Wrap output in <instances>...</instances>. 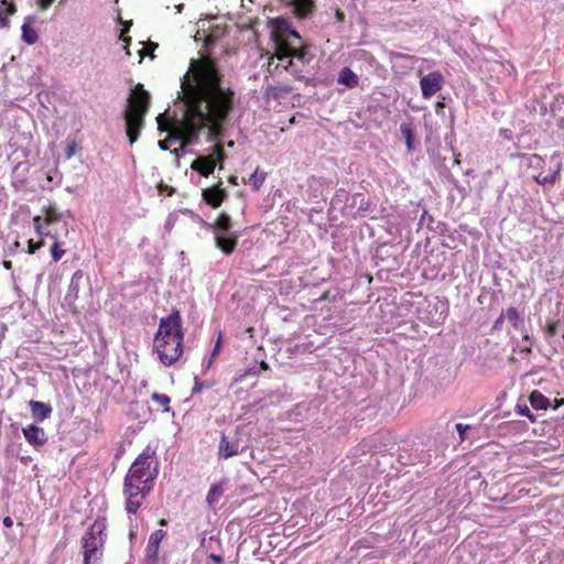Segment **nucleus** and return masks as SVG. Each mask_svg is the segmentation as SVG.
<instances>
[{"label":"nucleus","mask_w":564,"mask_h":564,"mask_svg":"<svg viewBox=\"0 0 564 564\" xmlns=\"http://www.w3.org/2000/svg\"><path fill=\"white\" fill-rule=\"evenodd\" d=\"M224 160H225V153H224L223 149L216 144L213 147V151L208 155H203V156L196 158L192 162L191 169L198 172L202 176L207 177L215 171L217 163H219V166H218L219 170L224 169V165H223Z\"/></svg>","instance_id":"6e6552de"},{"label":"nucleus","mask_w":564,"mask_h":564,"mask_svg":"<svg viewBox=\"0 0 564 564\" xmlns=\"http://www.w3.org/2000/svg\"><path fill=\"white\" fill-rule=\"evenodd\" d=\"M22 39L28 44H34L39 40V35L34 28L24 23L22 25Z\"/></svg>","instance_id":"a878e982"},{"label":"nucleus","mask_w":564,"mask_h":564,"mask_svg":"<svg viewBox=\"0 0 564 564\" xmlns=\"http://www.w3.org/2000/svg\"><path fill=\"white\" fill-rule=\"evenodd\" d=\"M516 413L521 416H527L532 423L536 421L535 415L530 411L527 404H517Z\"/></svg>","instance_id":"c756f323"},{"label":"nucleus","mask_w":564,"mask_h":564,"mask_svg":"<svg viewBox=\"0 0 564 564\" xmlns=\"http://www.w3.org/2000/svg\"><path fill=\"white\" fill-rule=\"evenodd\" d=\"M142 96H143V110H144L145 109L147 99H148V93L144 89H143Z\"/></svg>","instance_id":"09e8293b"},{"label":"nucleus","mask_w":564,"mask_h":564,"mask_svg":"<svg viewBox=\"0 0 564 564\" xmlns=\"http://www.w3.org/2000/svg\"><path fill=\"white\" fill-rule=\"evenodd\" d=\"M130 25H131V22H129V24H126L124 28L121 30L120 36H119V39L124 43L123 50L126 51V53L128 55H130L129 46L131 43V37L128 36L127 33L129 32Z\"/></svg>","instance_id":"7c9ffc66"},{"label":"nucleus","mask_w":564,"mask_h":564,"mask_svg":"<svg viewBox=\"0 0 564 564\" xmlns=\"http://www.w3.org/2000/svg\"><path fill=\"white\" fill-rule=\"evenodd\" d=\"M337 82L348 88H354L358 85L359 79L349 67H344L338 75Z\"/></svg>","instance_id":"aec40b11"},{"label":"nucleus","mask_w":564,"mask_h":564,"mask_svg":"<svg viewBox=\"0 0 564 564\" xmlns=\"http://www.w3.org/2000/svg\"><path fill=\"white\" fill-rule=\"evenodd\" d=\"M209 558L212 561H214L215 563L217 564H223V557L220 555H217V554H210L209 555Z\"/></svg>","instance_id":"37998d69"},{"label":"nucleus","mask_w":564,"mask_h":564,"mask_svg":"<svg viewBox=\"0 0 564 564\" xmlns=\"http://www.w3.org/2000/svg\"><path fill=\"white\" fill-rule=\"evenodd\" d=\"M496 68H506V64L501 63V62H496L492 65V69H496Z\"/></svg>","instance_id":"de8ad7c7"},{"label":"nucleus","mask_w":564,"mask_h":564,"mask_svg":"<svg viewBox=\"0 0 564 564\" xmlns=\"http://www.w3.org/2000/svg\"><path fill=\"white\" fill-rule=\"evenodd\" d=\"M530 404L535 410H546L550 406V400L539 390H533L529 397Z\"/></svg>","instance_id":"412c9836"},{"label":"nucleus","mask_w":564,"mask_h":564,"mask_svg":"<svg viewBox=\"0 0 564 564\" xmlns=\"http://www.w3.org/2000/svg\"><path fill=\"white\" fill-rule=\"evenodd\" d=\"M547 335L549 336H555L557 334V324L556 323H551L549 326H547Z\"/></svg>","instance_id":"a19ab883"},{"label":"nucleus","mask_w":564,"mask_h":564,"mask_svg":"<svg viewBox=\"0 0 564 564\" xmlns=\"http://www.w3.org/2000/svg\"><path fill=\"white\" fill-rule=\"evenodd\" d=\"M293 11L299 18H305L311 9H312V1L311 0H293L292 2Z\"/></svg>","instance_id":"5701e85b"},{"label":"nucleus","mask_w":564,"mask_h":564,"mask_svg":"<svg viewBox=\"0 0 564 564\" xmlns=\"http://www.w3.org/2000/svg\"><path fill=\"white\" fill-rule=\"evenodd\" d=\"M455 427H456V430H457V432L459 434L460 440H463L464 435H465V432L469 429V426L468 425H464L462 423H457Z\"/></svg>","instance_id":"e433bc0d"},{"label":"nucleus","mask_w":564,"mask_h":564,"mask_svg":"<svg viewBox=\"0 0 564 564\" xmlns=\"http://www.w3.org/2000/svg\"><path fill=\"white\" fill-rule=\"evenodd\" d=\"M261 367H262L263 369H267V368H268V365H267L265 362H262V364H261Z\"/></svg>","instance_id":"6e6d98bb"},{"label":"nucleus","mask_w":564,"mask_h":564,"mask_svg":"<svg viewBox=\"0 0 564 564\" xmlns=\"http://www.w3.org/2000/svg\"><path fill=\"white\" fill-rule=\"evenodd\" d=\"M2 6H0V29L8 26L9 17L14 14L17 11L14 3H8L7 0L1 1Z\"/></svg>","instance_id":"4be33fe9"},{"label":"nucleus","mask_w":564,"mask_h":564,"mask_svg":"<svg viewBox=\"0 0 564 564\" xmlns=\"http://www.w3.org/2000/svg\"><path fill=\"white\" fill-rule=\"evenodd\" d=\"M224 486L221 482H218V484H214L208 494H207V497H206V501L209 506H213L214 503H216L219 498L223 496L224 494Z\"/></svg>","instance_id":"b1692460"},{"label":"nucleus","mask_w":564,"mask_h":564,"mask_svg":"<svg viewBox=\"0 0 564 564\" xmlns=\"http://www.w3.org/2000/svg\"><path fill=\"white\" fill-rule=\"evenodd\" d=\"M76 150H77V144L76 142H72L67 145L66 148V156L67 158H70L73 156L75 153H76Z\"/></svg>","instance_id":"c9c22d12"},{"label":"nucleus","mask_w":564,"mask_h":564,"mask_svg":"<svg viewBox=\"0 0 564 564\" xmlns=\"http://www.w3.org/2000/svg\"><path fill=\"white\" fill-rule=\"evenodd\" d=\"M184 113L181 119H171L166 112L156 118L159 130L166 138L159 141L161 150L175 153L196 142L198 133L205 131L207 140L217 139L232 106V93L223 88L219 76L208 57L192 59L182 79Z\"/></svg>","instance_id":"f257e3e1"},{"label":"nucleus","mask_w":564,"mask_h":564,"mask_svg":"<svg viewBox=\"0 0 564 564\" xmlns=\"http://www.w3.org/2000/svg\"><path fill=\"white\" fill-rule=\"evenodd\" d=\"M182 9H183V4L176 6V10H177L178 13L182 11Z\"/></svg>","instance_id":"5fc2aeb1"},{"label":"nucleus","mask_w":564,"mask_h":564,"mask_svg":"<svg viewBox=\"0 0 564 564\" xmlns=\"http://www.w3.org/2000/svg\"><path fill=\"white\" fill-rule=\"evenodd\" d=\"M47 237L53 240L51 247L53 261L58 262L66 253V250L63 248L64 242L62 241V234L58 230H54V234L48 235Z\"/></svg>","instance_id":"f3484780"},{"label":"nucleus","mask_w":564,"mask_h":564,"mask_svg":"<svg viewBox=\"0 0 564 564\" xmlns=\"http://www.w3.org/2000/svg\"><path fill=\"white\" fill-rule=\"evenodd\" d=\"M444 106V98L440 101H437L436 107L442 108Z\"/></svg>","instance_id":"603ef678"},{"label":"nucleus","mask_w":564,"mask_h":564,"mask_svg":"<svg viewBox=\"0 0 564 564\" xmlns=\"http://www.w3.org/2000/svg\"><path fill=\"white\" fill-rule=\"evenodd\" d=\"M528 162L531 166H540L542 164V158L533 154L528 156Z\"/></svg>","instance_id":"f704fd0d"},{"label":"nucleus","mask_w":564,"mask_h":564,"mask_svg":"<svg viewBox=\"0 0 564 564\" xmlns=\"http://www.w3.org/2000/svg\"><path fill=\"white\" fill-rule=\"evenodd\" d=\"M29 405L33 417L39 422L44 421L52 413V408L48 404L43 403L41 401L31 400L29 402Z\"/></svg>","instance_id":"a211bd4d"},{"label":"nucleus","mask_w":564,"mask_h":564,"mask_svg":"<svg viewBox=\"0 0 564 564\" xmlns=\"http://www.w3.org/2000/svg\"><path fill=\"white\" fill-rule=\"evenodd\" d=\"M183 340L181 316L173 311L167 317L161 318L153 339V349L160 362L164 366L175 364L183 355Z\"/></svg>","instance_id":"f03ea898"},{"label":"nucleus","mask_w":564,"mask_h":564,"mask_svg":"<svg viewBox=\"0 0 564 564\" xmlns=\"http://www.w3.org/2000/svg\"><path fill=\"white\" fill-rule=\"evenodd\" d=\"M505 314H501L498 319L496 321V326H498L499 324H501L502 319H505Z\"/></svg>","instance_id":"8fccbe9b"},{"label":"nucleus","mask_w":564,"mask_h":564,"mask_svg":"<svg viewBox=\"0 0 564 564\" xmlns=\"http://www.w3.org/2000/svg\"><path fill=\"white\" fill-rule=\"evenodd\" d=\"M443 85H444V77L437 70L431 72V73L422 76L420 79L421 93L425 99H430L437 91H440L443 88Z\"/></svg>","instance_id":"9d476101"},{"label":"nucleus","mask_w":564,"mask_h":564,"mask_svg":"<svg viewBox=\"0 0 564 564\" xmlns=\"http://www.w3.org/2000/svg\"><path fill=\"white\" fill-rule=\"evenodd\" d=\"M271 28V36L275 46L274 56L283 61L285 58H304V52L301 50V44H294L290 41H286V34L290 30V24L283 18H275L269 21Z\"/></svg>","instance_id":"7ed1b4c3"},{"label":"nucleus","mask_w":564,"mask_h":564,"mask_svg":"<svg viewBox=\"0 0 564 564\" xmlns=\"http://www.w3.org/2000/svg\"><path fill=\"white\" fill-rule=\"evenodd\" d=\"M215 237V243L225 254H230L236 248L239 235L230 229L212 227Z\"/></svg>","instance_id":"1a4fd4ad"},{"label":"nucleus","mask_w":564,"mask_h":564,"mask_svg":"<svg viewBox=\"0 0 564 564\" xmlns=\"http://www.w3.org/2000/svg\"><path fill=\"white\" fill-rule=\"evenodd\" d=\"M551 160L553 162H555L554 170L550 174H547L545 176H543L542 174L535 175L534 180H535L536 183L542 184V185L554 184L556 182V180L558 178V176L561 174V171H562V158H561V154L560 153H553L552 156H551Z\"/></svg>","instance_id":"4468645a"},{"label":"nucleus","mask_w":564,"mask_h":564,"mask_svg":"<svg viewBox=\"0 0 564 564\" xmlns=\"http://www.w3.org/2000/svg\"><path fill=\"white\" fill-rule=\"evenodd\" d=\"M401 131H402L403 135L405 137L406 148H408L409 151H411L412 148H413V145H412V131H411V129L404 128V127L401 128Z\"/></svg>","instance_id":"72a5a7b5"},{"label":"nucleus","mask_w":564,"mask_h":564,"mask_svg":"<svg viewBox=\"0 0 564 564\" xmlns=\"http://www.w3.org/2000/svg\"><path fill=\"white\" fill-rule=\"evenodd\" d=\"M231 219L227 214H220L210 227L230 229Z\"/></svg>","instance_id":"c85d7f7f"},{"label":"nucleus","mask_w":564,"mask_h":564,"mask_svg":"<svg viewBox=\"0 0 564 564\" xmlns=\"http://www.w3.org/2000/svg\"><path fill=\"white\" fill-rule=\"evenodd\" d=\"M505 317L514 328H520L523 325V318L514 307H509L505 313Z\"/></svg>","instance_id":"393cba45"},{"label":"nucleus","mask_w":564,"mask_h":564,"mask_svg":"<svg viewBox=\"0 0 564 564\" xmlns=\"http://www.w3.org/2000/svg\"><path fill=\"white\" fill-rule=\"evenodd\" d=\"M220 347H221V333H219L218 338H217V341H216L215 347H214V349H213V352H212V356H213V357H216V356H217V354H218V352H219V350H220Z\"/></svg>","instance_id":"58836bf2"},{"label":"nucleus","mask_w":564,"mask_h":564,"mask_svg":"<svg viewBox=\"0 0 564 564\" xmlns=\"http://www.w3.org/2000/svg\"><path fill=\"white\" fill-rule=\"evenodd\" d=\"M290 37H293V39L297 40L299 42H301V36H300L299 32L295 30H292L291 28L288 31L286 41H289Z\"/></svg>","instance_id":"ea45409f"},{"label":"nucleus","mask_w":564,"mask_h":564,"mask_svg":"<svg viewBox=\"0 0 564 564\" xmlns=\"http://www.w3.org/2000/svg\"><path fill=\"white\" fill-rule=\"evenodd\" d=\"M105 529L106 524L96 520L82 538L84 564H96L101 560L106 539Z\"/></svg>","instance_id":"39448f33"},{"label":"nucleus","mask_w":564,"mask_h":564,"mask_svg":"<svg viewBox=\"0 0 564 564\" xmlns=\"http://www.w3.org/2000/svg\"><path fill=\"white\" fill-rule=\"evenodd\" d=\"M55 0H37V6L42 10L48 9Z\"/></svg>","instance_id":"4c0bfd02"},{"label":"nucleus","mask_w":564,"mask_h":564,"mask_svg":"<svg viewBox=\"0 0 564 564\" xmlns=\"http://www.w3.org/2000/svg\"><path fill=\"white\" fill-rule=\"evenodd\" d=\"M225 195V189L220 188L219 186H213L210 188L203 191L204 199L206 200L207 204L212 205L213 207L219 206Z\"/></svg>","instance_id":"2eb2a0df"},{"label":"nucleus","mask_w":564,"mask_h":564,"mask_svg":"<svg viewBox=\"0 0 564 564\" xmlns=\"http://www.w3.org/2000/svg\"><path fill=\"white\" fill-rule=\"evenodd\" d=\"M22 433L26 442L35 448L42 447L47 442L44 430L37 425L30 424L22 430Z\"/></svg>","instance_id":"ddd939ff"},{"label":"nucleus","mask_w":564,"mask_h":564,"mask_svg":"<svg viewBox=\"0 0 564 564\" xmlns=\"http://www.w3.org/2000/svg\"><path fill=\"white\" fill-rule=\"evenodd\" d=\"M267 178V173L256 169V171L250 175L249 183L253 187V189L258 191Z\"/></svg>","instance_id":"bb28decb"},{"label":"nucleus","mask_w":564,"mask_h":564,"mask_svg":"<svg viewBox=\"0 0 564 564\" xmlns=\"http://www.w3.org/2000/svg\"><path fill=\"white\" fill-rule=\"evenodd\" d=\"M124 494L128 512L135 514L141 507V455L134 459L124 478Z\"/></svg>","instance_id":"0eeeda50"},{"label":"nucleus","mask_w":564,"mask_h":564,"mask_svg":"<svg viewBox=\"0 0 564 564\" xmlns=\"http://www.w3.org/2000/svg\"><path fill=\"white\" fill-rule=\"evenodd\" d=\"M159 475V460L153 455L143 453V496L152 488L153 480Z\"/></svg>","instance_id":"9b49d317"},{"label":"nucleus","mask_w":564,"mask_h":564,"mask_svg":"<svg viewBox=\"0 0 564 564\" xmlns=\"http://www.w3.org/2000/svg\"><path fill=\"white\" fill-rule=\"evenodd\" d=\"M43 215L33 218L35 232L40 237L53 235L54 230L68 235V225L65 218L70 217L69 212H59L55 204L42 207Z\"/></svg>","instance_id":"20e7f679"},{"label":"nucleus","mask_w":564,"mask_h":564,"mask_svg":"<svg viewBox=\"0 0 564 564\" xmlns=\"http://www.w3.org/2000/svg\"><path fill=\"white\" fill-rule=\"evenodd\" d=\"M198 30L195 34V41H204L206 45L214 43L220 36V29L210 25L209 19H200L197 23Z\"/></svg>","instance_id":"f8f14e48"},{"label":"nucleus","mask_w":564,"mask_h":564,"mask_svg":"<svg viewBox=\"0 0 564 564\" xmlns=\"http://www.w3.org/2000/svg\"><path fill=\"white\" fill-rule=\"evenodd\" d=\"M232 145H234V142H232V141H230V142L228 143V147H232Z\"/></svg>","instance_id":"4d7b16f0"},{"label":"nucleus","mask_w":564,"mask_h":564,"mask_svg":"<svg viewBox=\"0 0 564 564\" xmlns=\"http://www.w3.org/2000/svg\"><path fill=\"white\" fill-rule=\"evenodd\" d=\"M206 386L203 383V382H198L196 381L195 382V386L193 388V392L196 393V392H199L202 391Z\"/></svg>","instance_id":"79ce46f5"},{"label":"nucleus","mask_w":564,"mask_h":564,"mask_svg":"<svg viewBox=\"0 0 564 564\" xmlns=\"http://www.w3.org/2000/svg\"><path fill=\"white\" fill-rule=\"evenodd\" d=\"M165 536V531L162 529L154 531L149 539L148 549H147V556L148 560H154L158 555L159 546L161 541Z\"/></svg>","instance_id":"dca6fc26"},{"label":"nucleus","mask_w":564,"mask_h":564,"mask_svg":"<svg viewBox=\"0 0 564 564\" xmlns=\"http://www.w3.org/2000/svg\"><path fill=\"white\" fill-rule=\"evenodd\" d=\"M135 538H137V532L131 531L130 532V539L132 540V539H135Z\"/></svg>","instance_id":"864d4df0"},{"label":"nucleus","mask_w":564,"mask_h":564,"mask_svg":"<svg viewBox=\"0 0 564 564\" xmlns=\"http://www.w3.org/2000/svg\"><path fill=\"white\" fill-rule=\"evenodd\" d=\"M237 180H238V178H237V176H230V177H229V182H230L231 184H234V185H236V184H237Z\"/></svg>","instance_id":"3c124183"},{"label":"nucleus","mask_w":564,"mask_h":564,"mask_svg":"<svg viewBox=\"0 0 564 564\" xmlns=\"http://www.w3.org/2000/svg\"><path fill=\"white\" fill-rule=\"evenodd\" d=\"M124 120L127 137L132 144L138 140L141 128V83L137 84L129 95Z\"/></svg>","instance_id":"423d86ee"},{"label":"nucleus","mask_w":564,"mask_h":564,"mask_svg":"<svg viewBox=\"0 0 564 564\" xmlns=\"http://www.w3.org/2000/svg\"><path fill=\"white\" fill-rule=\"evenodd\" d=\"M239 453V445L237 443H231L228 437L225 435L221 436L219 442V455L223 458H229Z\"/></svg>","instance_id":"6ab92c4d"},{"label":"nucleus","mask_w":564,"mask_h":564,"mask_svg":"<svg viewBox=\"0 0 564 564\" xmlns=\"http://www.w3.org/2000/svg\"><path fill=\"white\" fill-rule=\"evenodd\" d=\"M214 359L215 357L210 356V358L205 362V369L208 370L210 368V366L213 365L214 362Z\"/></svg>","instance_id":"a18cd8bd"},{"label":"nucleus","mask_w":564,"mask_h":564,"mask_svg":"<svg viewBox=\"0 0 564 564\" xmlns=\"http://www.w3.org/2000/svg\"><path fill=\"white\" fill-rule=\"evenodd\" d=\"M2 265L7 270H11L12 269V262L10 260H4Z\"/></svg>","instance_id":"49530a36"},{"label":"nucleus","mask_w":564,"mask_h":564,"mask_svg":"<svg viewBox=\"0 0 564 564\" xmlns=\"http://www.w3.org/2000/svg\"><path fill=\"white\" fill-rule=\"evenodd\" d=\"M156 47H158L156 43H153L150 41H148V42L143 41V51H142L143 57L149 56L151 59H153L154 58L153 51Z\"/></svg>","instance_id":"473e14b6"},{"label":"nucleus","mask_w":564,"mask_h":564,"mask_svg":"<svg viewBox=\"0 0 564 564\" xmlns=\"http://www.w3.org/2000/svg\"><path fill=\"white\" fill-rule=\"evenodd\" d=\"M44 245H45L44 237H41L39 241H34L33 239H30L28 241V252L30 254H34L39 249L44 247Z\"/></svg>","instance_id":"2f4dec72"},{"label":"nucleus","mask_w":564,"mask_h":564,"mask_svg":"<svg viewBox=\"0 0 564 564\" xmlns=\"http://www.w3.org/2000/svg\"><path fill=\"white\" fill-rule=\"evenodd\" d=\"M3 525H4L6 528H11V527L13 525V520H12V518H11V517H6V518L3 519Z\"/></svg>","instance_id":"c03bdc74"},{"label":"nucleus","mask_w":564,"mask_h":564,"mask_svg":"<svg viewBox=\"0 0 564 564\" xmlns=\"http://www.w3.org/2000/svg\"><path fill=\"white\" fill-rule=\"evenodd\" d=\"M151 398L159 406L162 408L163 412L171 411V408H170L171 399L166 394L153 393Z\"/></svg>","instance_id":"cd10ccee"}]
</instances>
